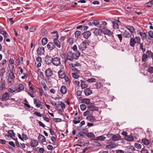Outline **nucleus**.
Returning a JSON list of instances; mask_svg holds the SVG:
<instances>
[{
	"mask_svg": "<svg viewBox=\"0 0 153 153\" xmlns=\"http://www.w3.org/2000/svg\"><path fill=\"white\" fill-rule=\"evenodd\" d=\"M121 138V136L119 134H114L111 137L112 140L116 141L119 140Z\"/></svg>",
	"mask_w": 153,
	"mask_h": 153,
	"instance_id": "nucleus-16",
	"label": "nucleus"
},
{
	"mask_svg": "<svg viewBox=\"0 0 153 153\" xmlns=\"http://www.w3.org/2000/svg\"><path fill=\"white\" fill-rule=\"evenodd\" d=\"M95 79L93 78H92L91 79H88L87 80V82H94L95 81Z\"/></svg>",
	"mask_w": 153,
	"mask_h": 153,
	"instance_id": "nucleus-58",
	"label": "nucleus"
},
{
	"mask_svg": "<svg viewBox=\"0 0 153 153\" xmlns=\"http://www.w3.org/2000/svg\"><path fill=\"white\" fill-rule=\"evenodd\" d=\"M148 57V56L147 55L144 53L142 57V60L143 61L145 62L148 59L147 58Z\"/></svg>",
	"mask_w": 153,
	"mask_h": 153,
	"instance_id": "nucleus-37",
	"label": "nucleus"
},
{
	"mask_svg": "<svg viewBox=\"0 0 153 153\" xmlns=\"http://www.w3.org/2000/svg\"><path fill=\"white\" fill-rule=\"evenodd\" d=\"M105 135H103L97 137L96 138L94 139V140L103 141L106 138L105 136Z\"/></svg>",
	"mask_w": 153,
	"mask_h": 153,
	"instance_id": "nucleus-24",
	"label": "nucleus"
},
{
	"mask_svg": "<svg viewBox=\"0 0 153 153\" xmlns=\"http://www.w3.org/2000/svg\"><path fill=\"white\" fill-rule=\"evenodd\" d=\"M125 139L127 141L131 142L134 140V137L132 136L131 135H128L126 137Z\"/></svg>",
	"mask_w": 153,
	"mask_h": 153,
	"instance_id": "nucleus-33",
	"label": "nucleus"
},
{
	"mask_svg": "<svg viewBox=\"0 0 153 153\" xmlns=\"http://www.w3.org/2000/svg\"><path fill=\"white\" fill-rule=\"evenodd\" d=\"M9 135L10 136V137L13 139L14 140H17V138L15 137V134L13 132V130H9L8 132Z\"/></svg>",
	"mask_w": 153,
	"mask_h": 153,
	"instance_id": "nucleus-13",
	"label": "nucleus"
},
{
	"mask_svg": "<svg viewBox=\"0 0 153 153\" xmlns=\"http://www.w3.org/2000/svg\"><path fill=\"white\" fill-rule=\"evenodd\" d=\"M53 59L51 56L47 55L45 57V61L46 64H50L52 63Z\"/></svg>",
	"mask_w": 153,
	"mask_h": 153,
	"instance_id": "nucleus-6",
	"label": "nucleus"
},
{
	"mask_svg": "<svg viewBox=\"0 0 153 153\" xmlns=\"http://www.w3.org/2000/svg\"><path fill=\"white\" fill-rule=\"evenodd\" d=\"M91 33L89 31H85L82 33V35L83 37L86 39L88 38L91 36Z\"/></svg>",
	"mask_w": 153,
	"mask_h": 153,
	"instance_id": "nucleus-15",
	"label": "nucleus"
},
{
	"mask_svg": "<svg viewBox=\"0 0 153 153\" xmlns=\"http://www.w3.org/2000/svg\"><path fill=\"white\" fill-rule=\"evenodd\" d=\"M94 33L96 36H99L98 37V38L100 37H102V31L100 29L98 28H95Z\"/></svg>",
	"mask_w": 153,
	"mask_h": 153,
	"instance_id": "nucleus-7",
	"label": "nucleus"
},
{
	"mask_svg": "<svg viewBox=\"0 0 153 153\" xmlns=\"http://www.w3.org/2000/svg\"><path fill=\"white\" fill-rule=\"evenodd\" d=\"M69 66L72 68V69L74 71H77V70L76 69L75 67V65L74 64H69Z\"/></svg>",
	"mask_w": 153,
	"mask_h": 153,
	"instance_id": "nucleus-51",
	"label": "nucleus"
},
{
	"mask_svg": "<svg viewBox=\"0 0 153 153\" xmlns=\"http://www.w3.org/2000/svg\"><path fill=\"white\" fill-rule=\"evenodd\" d=\"M145 6L147 7H149L151 6L152 5H153V0H152L150 1L147 3L145 4Z\"/></svg>",
	"mask_w": 153,
	"mask_h": 153,
	"instance_id": "nucleus-43",
	"label": "nucleus"
},
{
	"mask_svg": "<svg viewBox=\"0 0 153 153\" xmlns=\"http://www.w3.org/2000/svg\"><path fill=\"white\" fill-rule=\"evenodd\" d=\"M40 78L43 80H44L45 79V76L44 75L43 73L41 71L40 72Z\"/></svg>",
	"mask_w": 153,
	"mask_h": 153,
	"instance_id": "nucleus-56",
	"label": "nucleus"
},
{
	"mask_svg": "<svg viewBox=\"0 0 153 153\" xmlns=\"http://www.w3.org/2000/svg\"><path fill=\"white\" fill-rule=\"evenodd\" d=\"M48 42V39L47 38H43L42 40V45H45Z\"/></svg>",
	"mask_w": 153,
	"mask_h": 153,
	"instance_id": "nucleus-41",
	"label": "nucleus"
},
{
	"mask_svg": "<svg viewBox=\"0 0 153 153\" xmlns=\"http://www.w3.org/2000/svg\"><path fill=\"white\" fill-rule=\"evenodd\" d=\"M65 81L66 83L67 84H69L70 82V80L68 76H65L64 78Z\"/></svg>",
	"mask_w": 153,
	"mask_h": 153,
	"instance_id": "nucleus-49",
	"label": "nucleus"
},
{
	"mask_svg": "<svg viewBox=\"0 0 153 153\" xmlns=\"http://www.w3.org/2000/svg\"><path fill=\"white\" fill-rule=\"evenodd\" d=\"M105 34L110 36L112 34V33L108 29H106L103 31Z\"/></svg>",
	"mask_w": 153,
	"mask_h": 153,
	"instance_id": "nucleus-36",
	"label": "nucleus"
},
{
	"mask_svg": "<svg viewBox=\"0 0 153 153\" xmlns=\"http://www.w3.org/2000/svg\"><path fill=\"white\" fill-rule=\"evenodd\" d=\"M47 46L48 50L50 51H52L56 48L55 45L52 42H49Z\"/></svg>",
	"mask_w": 153,
	"mask_h": 153,
	"instance_id": "nucleus-11",
	"label": "nucleus"
},
{
	"mask_svg": "<svg viewBox=\"0 0 153 153\" xmlns=\"http://www.w3.org/2000/svg\"><path fill=\"white\" fill-rule=\"evenodd\" d=\"M9 95L8 93H4L2 97V101H6L9 99Z\"/></svg>",
	"mask_w": 153,
	"mask_h": 153,
	"instance_id": "nucleus-22",
	"label": "nucleus"
},
{
	"mask_svg": "<svg viewBox=\"0 0 153 153\" xmlns=\"http://www.w3.org/2000/svg\"><path fill=\"white\" fill-rule=\"evenodd\" d=\"M123 36L126 38H129L131 36L129 32L126 30H125L123 32Z\"/></svg>",
	"mask_w": 153,
	"mask_h": 153,
	"instance_id": "nucleus-32",
	"label": "nucleus"
},
{
	"mask_svg": "<svg viewBox=\"0 0 153 153\" xmlns=\"http://www.w3.org/2000/svg\"><path fill=\"white\" fill-rule=\"evenodd\" d=\"M25 88L24 85L22 84H20L18 86V88L16 89L17 92H19L23 91L24 90Z\"/></svg>",
	"mask_w": 153,
	"mask_h": 153,
	"instance_id": "nucleus-18",
	"label": "nucleus"
},
{
	"mask_svg": "<svg viewBox=\"0 0 153 153\" xmlns=\"http://www.w3.org/2000/svg\"><path fill=\"white\" fill-rule=\"evenodd\" d=\"M149 148L147 147H144L141 150L142 153H149Z\"/></svg>",
	"mask_w": 153,
	"mask_h": 153,
	"instance_id": "nucleus-34",
	"label": "nucleus"
},
{
	"mask_svg": "<svg viewBox=\"0 0 153 153\" xmlns=\"http://www.w3.org/2000/svg\"><path fill=\"white\" fill-rule=\"evenodd\" d=\"M7 76L8 77V80L10 83H11L14 82V80L15 78V76L13 71H11L9 73Z\"/></svg>",
	"mask_w": 153,
	"mask_h": 153,
	"instance_id": "nucleus-5",
	"label": "nucleus"
},
{
	"mask_svg": "<svg viewBox=\"0 0 153 153\" xmlns=\"http://www.w3.org/2000/svg\"><path fill=\"white\" fill-rule=\"evenodd\" d=\"M126 150L127 152L131 153L134 150V148L131 146H127L126 148Z\"/></svg>",
	"mask_w": 153,
	"mask_h": 153,
	"instance_id": "nucleus-17",
	"label": "nucleus"
},
{
	"mask_svg": "<svg viewBox=\"0 0 153 153\" xmlns=\"http://www.w3.org/2000/svg\"><path fill=\"white\" fill-rule=\"evenodd\" d=\"M61 105V108L63 110H64L65 108V105L64 103L62 101H59L58 103V104L57 105Z\"/></svg>",
	"mask_w": 153,
	"mask_h": 153,
	"instance_id": "nucleus-40",
	"label": "nucleus"
},
{
	"mask_svg": "<svg viewBox=\"0 0 153 153\" xmlns=\"http://www.w3.org/2000/svg\"><path fill=\"white\" fill-rule=\"evenodd\" d=\"M36 61L38 63H41L42 62V58L39 56H38L36 58Z\"/></svg>",
	"mask_w": 153,
	"mask_h": 153,
	"instance_id": "nucleus-61",
	"label": "nucleus"
},
{
	"mask_svg": "<svg viewBox=\"0 0 153 153\" xmlns=\"http://www.w3.org/2000/svg\"><path fill=\"white\" fill-rule=\"evenodd\" d=\"M89 110L91 111H98V107L92 105H90L89 107Z\"/></svg>",
	"mask_w": 153,
	"mask_h": 153,
	"instance_id": "nucleus-30",
	"label": "nucleus"
},
{
	"mask_svg": "<svg viewBox=\"0 0 153 153\" xmlns=\"http://www.w3.org/2000/svg\"><path fill=\"white\" fill-rule=\"evenodd\" d=\"M16 91V89L15 87L11 88L8 89V91L11 93H13Z\"/></svg>",
	"mask_w": 153,
	"mask_h": 153,
	"instance_id": "nucleus-42",
	"label": "nucleus"
},
{
	"mask_svg": "<svg viewBox=\"0 0 153 153\" xmlns=\"http://www.w3.org/2000/svg\"><path fill=\"white\" fill-rule=\"evenodd\" d=\"M72 76L74 78L77 79L79 76V75L76 72L72 73Z\"/></svg>",
	"mask_w": 153,
	"mask_h": 153,
	"instance_id": "nucleus-48",
	"label": "nucleus"
},
{
	"mask_svg": "<svg viewBox=\"0 0 153 153\" xmlns=\"http://www.w3.org/2000/svg\"><path fill=\"white\" fill-rule=\"evenodd\" d=\"M140 37L136 36L135 38L131 37L130 40V45L134 47L136 44L140 43Z\"/></svg>",
	"mask_w": 153,
	"mask_h": 153,
	"instance_id": "nucleus-2",
	"label": "nucleus"
},
{
	"mask_svg": "<svg viewBox=\"0 0 153 153\" xmlns=\"http://www.w3.org/2000/svg\"><path fill=\"white\" fill-rule=\"evenodd\" d=\"M139 34L142 40H144L146 39L147 36L146 33L140 32Z\"/></svg>",
	"mask_w": 153,
	"mask_h": 153,
	"instance_id": "nucleus-26",
	"label": "nucleus"
},
{
	"mask_svg": "<svg viewBox=\"0 0 153 153\" xmlns=\"http://www.w3.org/2000/svg\"><path fill=\"white\" fill-rule=\"evenodd\" d=\"M24 101L25 102L24 103V105H25L26 107L29 108H30V106L29 105L27 104L28 102L27 100L26 99H25L24 100Z\"/></svg>",
	"mask_w": 153,
	"mask_h": 153,
	"instance_id": "nucleus-60",
	"label": "nucleus"
},
{
	"mask_svg": "<svg viewBox=\"0 0 153 153\" xmlns=\"http://www.w3.org/2000/svg\"><path fill=\"white\" fill-rule=\"evenodd\" d=\"M125 27L129 30L131 33H133L135 31V29L132 26L126 25L125 26Z\"/></svg>",
	"mask_w": 153,
	"mask_h": 153,
	"instance_id": "nucleus-19",
	"label": "nucleus"
},
{
	"mask_svg": "<svg viewBox=\"0 0 153 153\" xmlns=\"http://www.w3.org/2000/svg\"><path fill=\"white\" fill-rule=\"evenodd\" d=\"M149 36L152 38H153V32L151 30L149 31Z\"/></svg>",
	"mask_w": 153,
	"mask_h": 153,
	"instance_id": "nucleus-63",
	"label": "nucleus"
},
{
	"mask_svg": "<svg viewBox=\"0 0 153 153\" xmlns=\"http://www.w3.org/2000/svg\"><path fill=\"white\" fill-rule=\"evenodd\" d=\"M58 38L56 37V38H55L53 39V44L58 48H60L61 47V43L58 40Z\"/></svg>",
	"mask_w": 153,
	"mask_h": 153,
	"instance_id": "nucleus-12",
	"label": "nucleus"
},
{
	"mask_svg": "<svg viewBox=\"0 0 153 153\" xmlns=\"http://www.w3.org/2000/svg\"><path fill=\"white\" fill-rule=\"evenodd\" d=\"M85 133L83 132H80L78 133V136H79L81 137H84V134H85Z\"/></svg>",
	"mask_w": 153,
	"mask_h": 153,
	"instance_id": "nucleus-55",
	"label": "nucleus"
},
{
	"mask_svg": "<svg viewBox=\"0 0 153 153\" xmlns=\"http://www.w3.org/2000/svg\"><path fill=\"white\" fill-rule=\"evenodd\" d=\"M82 102L86 104H88L90 102V100L89 99H84L82 100Z\"/></svg>",
	"mask_w": 153,
	"mask_h": 153,
	"instance_id": "nucleus-46",
	"label": "nucleus"
},
{
	"mask_svg": "<svg viewBox=\"0 0 153 153\" xmlns=\"http://www.w3.org/2000/svg\"><path fill=\"white\" fill-rule=\"evenodd\" d=\"M112 23L113 28L114 29H117L119 28V25L118 23L115 21L112 22Z\"/></svg>",
	"mask_w": 153,
	"mask_h": 153,
	"instance_id": "nucleus-35",
	"label": "nucleus"
},
{
	"mask_svg": "<svg viewBox=\"0 0 153 153\" xmlns=\"http://www.w3.org/2000/svg\"><path fill=\"white\" fill-rule=\"evenodd\" d=\"M80 55V53L78 51L72 53L71 51H68L67 52L66 57L65 60V62H66L68 60L72 61L74 59H77Z\"/></svg>",
	"mask_w": 153,
	"mask_h": 153,
	"instance_id": "nucleus-1",
	"label": "nucleus"
},
{
	"mask_svg": "<svg viewBox=\"0 0 153 153\" xmlns=\"http://www.w3.org/2000/svg\"><path fill=\"white\" fill-rule=\"evenodd\" d=\"M134 146L136 148L138 149H140L141 148V144L138 143H135L134 144Z\"/></svg>",
	"mask_w": 153,
	"mask_h": 153,
	"instance_id": "nucleus-52",
	"label": "nucleus"
},
{
	"mask_svg": "<svg viewBox=\"0 0 153 153\" xmlns=\"http://www.w3.org/2000/svg\"><path fill=\"white\" fill-rule=\"evenodd\" d=\"M5 81L2 79L0 80V91L4 90L6 88Z\"/></svg>",
	"mask_w": 153,
	"mask_h": 153,
	"instance_id": "nucleus-9",
	"label": "nucleus"
},
{
	"mask_svg": "<svg viewBox=\"0 0 153 153\" xmlns=\"http://www.w3.org/2000/svg\"><path fill=\"white\" fill-rule=\"evenodd\" d=\"M68 42L70 45H72L73 43V39L72 38H69L68 40Z\"/></svg>",
	"mask_w": 153,
	"mask_h": 153,
	"instance_id": "nucleus-53",
	"label": "nucleus"
},
{
	"mask_svg": "<svg viewBox=\"0 0 153 153\" xmlns=\"http://www.w3.org/2000/svg\"><path fill=\"white\" fill-rule=\"evenodd\" d=\"M84 93L86 96H89L92 93V91L89 88H87L84 90Z\"/></svg>",
	"mask_w": 153,
	"mask_h": 153,
	"instance_id": "nucleus-23",
	"label": "nucleus"
},
{
	"mask_svg": "<svg viewBox=\"0 0 153 153\" xmlns=\"http://www.w3.org/2000/svg\"><path fill=\"white\" fill-rule=\"evenodd\" d=\"M60 92L63 94H65L67 92V89L65 85H62L61 86L60 89Z\"/></svg>",
	"mask_w": 153,
	"mask_h": 153,
	"instance_id": "nucleus-20",
	"label": "nucleus"
},
{
	"mask_svg": "<svg viewBox=\"0 0 153 153\" xmlns=\"http://www.w3.org/2000/svg\"><path fill=\"white\" fill-rule=\"evenodd\" d=\"M38 139L39 141L43 143L45 142V139L44 136L41 134H40L38 137Z\"/></svg>",
	"mask_w": 153,
	"mask_h": 153,
	"instance_id": "nucleus-25",
	"label": "nucleus"
},
{
	"mask_svg": "<svg viewBox=\"0 0 153 153\" xmlns=\"http://www.w3.org/2000/svg\"><path fill=\"white\" fill-rule=\"evenodd\" d=\"M86 135L88 137L90 138H94L95 137V135L94 133L91 132L88 133L86 134Z\"/></svg>",
	"mask_w": 153,
	"mask_h": 153,
	"instance_id": "nucleus-39",
	"label": "nucleus"
},
{
	"mask_svg": "<svg viewBox=\"0 0 153 153\" xmlns=\"http://www.w3.org/2000/svg\"><path fill=\"white\" fill-rule=\"evenodd\" d=\"M38 142L37 140H32L31 141L30 146L32 147H35L38 145Z\"/></svg>",
	"mask_w": 153,
	"mask_h": 153,
	"instance_id": "nucleus-21",
	"label": "nucleus"
},
{
	"mask_svg": "<svg viewBox=\"0 0 153 153\" xmlns=\"http://www.w3.org/2000/svg\"><path fill=\"white\" fill-rule=\"evenodd\" d=\"M59 76V78L61 79H63L66 76L65 72L62 71L60 70L58 72Z\"/></svg>",
	"mask_w": 153,
	"mask_h": 153,
	"instance_id": "nucleus-14",
	"label": "nucleus"
},
{
	"mask_svg": "<svg viewBox=\"0 0 153 153\" xmlns=\"http://www.w3.org/2000/svg\"><path fill=\"white\" fill-rule=\"evenodd\" d=\"M80 107L82 111L85 110L86 108V105L84 104L81 105H80Z\"/></svg>",
	"mask_w": 153,
	"mask_h": 153,
	"instance_id": "nucleus-54",
	"label": "nucleus"
},
{
	"mask_svg": "<svg viewBox=\"0 0 153 153\" xmlns=\"http://www.w3.org/2000/svg\"><path fill=\"white\" fill-rule=\"evenodd\" d=\"M86 119L91 122H94L96 120L95 118L93 116H90L87 117Z\"/></svg>",
	"mask_w": 153,
	"mask_h": 153,
	"instance_id": "nucleus-28",
	"label": "nucleus"
},
{
	"mask_svg": "<svg viewBox=\"0 0 153 153\" xmlns=\"http://www.w3.org/2000/svg\"><path fill=\"white\" fill-rule=\"evenodd\" d=\"M90 42L87 39L83 41L79 46V49L81 51H84L87 48V46L89 45Z\"/></svg>",
	"mask_w": 153,
	"mask_h": 153,
	"instance_id": "nucleus-3",
	"label": "nucleus"
},
{
	"mask_svg": "<svg viewBox=\"0 0 153 153\" xmlns=\"http://www.w3.org/2000/svg\"><path fill=\"white\" fill-rule=\"evenodd\" d=\"M143 143L145 145H147L149 144V140L145 138L142 139V140Z\"/></svg>",
	"mask_w": 153,
	"mask_h": 153,
	"instance_id": "nucleus-38",
	"label": "nucleus"
},
{
	"mask_svg": "<svg viewBox=\"0 0 153 153\" xmlns=\"http://www.w3.org/2000/svg\"><path fill=\"white\" fill-rule=\"evenodd\" d=\"M42 85L43 86V88L45 91H47L48 90V87L45 82L42 83Z\"/></svg>",
	"mask_w": 153,
	"mask_h": 153,
	"instance_id": "nucleus-50",
	"label": "nucleus"
},
{
	"mask_svg": "<svg viewBox=\"0 0 153 153\" xmlns=\"http://www.w3.org/2000/svg\"><path fill=\"white\" fill-rule=\"evenodd\" d=\"M52 63L54 66H58L61 65V62L60 58L58 57L53 58Z\"/></svg>",
	"mask_w": 153,
	"mask_h": 153,
	"instance_id": "nucleus-4",
	"label": "nucleus"
},
{
	"mask_svg": "<svg viewBox=\"0 0 153 153\" xmlns=\"http://www.w3.org/2000/svg\"><path fill=\"white\" fill-rule=\"evenodd\" d=\"M45 49L43 47L38 48L37 50V52L38 55L41 56L45 53Z\"/></svg>",
	"mask_w": 153,
	"mask_h": 153,
	"instance_id": "nucleus-8",
	"label": "nucleus"
},
{
	"mask_svg": "<svg viewBox=\"0 0 153 153\" xmlns=\"http://www.w3.org/2000/svg\"><path fill=\"white\" fill-rule=\"evenodd\" d=\"M100 22L99 20H94L92 22V24L93 25H98L99 24Z\"/></svg>",
	"mask_w": 153,
	"mask_h": 153,
	"instance_id": "nucleus-59",
	"label": "nucleus"
},
{
	"mask_svg": "<svg viewBox=\"0 0 153 153\" xmlns=\"http://www.w3.org/2000/svg\"><path fill=\"white\" fill-rule=\"evenodd\" d=\"M81 81V86L82 89H84L86 88L88 86L87 82L85 81Z\"/></svg>",
	"mask_w": 153,
	"mask_h": 153,
	"instance_id": "nucleus-31",
	"label": "nucleus"
},
{
	"mask_svg": "<svg viewBox=\"0 0 153 153\" xmlns=\"http://www.w3.org/2000/svg\"><path fill=\"white\" fill-rule=\"evenodd\" d=\"M81 33L80 31L77 30L75 32V36L76 38H78Z\"/></svg>",
	"mask_w": 153,
	"mask_h": 153,
	"instance_id": "nucleus-45",
	"label": "nucleus"
},
{
	"mask_svg": "<svg viewBox=\"0 0 153 153\" xmlns=\"http://www.w3.org/2000/svg\"><path fill=\"white\" fill-rule=\"evenodd\" d=\"M34 103L35 104L36 107L37 108L39 107L41 105V102L38 100H34Z\"/></svg>",
	"mask_w": 153,
	"mask_h": 153,
	"instance_id": "nucleus-29",
	"label": "nucleus"
},
{
	"mask_svg": "<svg viewBox=\"0 0 153 153\" xmlns=\"http://www.w3.org/2000/svg\"><path fill=\"white\" fill-rule=\"evenodd\" d=\"M21 13V14H25L27 13V12L26 10H21L20 11H15L14 13Z\"/></svg>",
	"mask_w": 153,
	"mask_h": 153,
	"instance_id": "nucleus-47",
	"label": "nucleus"
},
{
	"mask_svg": "<svg viewBox=\"0 0 153 153\" xmlns=\"http://www.w3.org/2000/svg\"><path fill=\"white\" fill-rule=\"evenodd\" d=\"M45 73L47 77H50L53 74V71L50 68H49L46 70Z\"/></svg>",
	"mask_w": 153,
	"mask_h": 153,
	"instance_id": "nucleus-10",
	"label": "nucleus"
},
{
	"mask_svg": "<svg viewBox=\"0 0 153 153\" xmlns=\"http://www.w3.org/2000/svg\"><path fill=\"white\" fill-rule=\"evenodd\" d=\"M22 138H23V140H26L28 139V138L27 135L24 133L22 134Z\"/></svg>",
	"mask_w": 153,
	"mask_h": 153,
	"instance_id": "nucleus-57",
	"label": "nucleus"
},
{
	"mask_svg": "<svg viewBox=\"0 0 153 153\" xmlns=\"http://www.w3.org/2000/svg\"><path fill=\"white\" fill-rule=\"evenodd\" d=\"M148 72L152 74L153 73V67H150L148 70Z\"/></svg>",
	"mask_w": 153,
	"mask_h": 153,
	"instance_id": "nucleus-62",
	"label": "nucleus"
},
{
	"mask_svg": "<svg viewBox=\"0 0 153 153\" xmlns=\"http://www.w3.org/2000/svg\"><path fill=\"white\" fill-rule=\"evenodd\" d=\"M107 25V22L105 21H102L101 22L100 24V26L99 27H100L102 28V29H105L106 27V26Z\"/></svg>",
	"mask_w": 153,
	"mask_h": 153,
	"instance_id": "nucleus-27",
	"label": "nucleus"
},
{
	"mask_svg": "<svg viewBox=\"0 0 153 153\" xmlns=\"http://www.w3.org/2000/svg\"><path fill=\"white\" fill-rule=\"evenodd\" d=\"M76 94L78 96H80L82 94V91L80 90H78L76 92Z\"/></svg>",
	"mask_w": 153,
	"mask_h": 153,
	"instance_id": "nucleus-64",
	"label": "nucleus"
},
{
	"mask_svg": "<svg viewBox=\"0 0 153 153\" xmlns=\"http://www.w3.org/2000/svg\"><path fill=\"white\" fill-rule=\"evenodd\" d=\"M100 39L102 40V41L105 42H108V39L106 38L105 36L103 37L102 36V37H100L99 38Z\"/></svg>",
	"mask_w": 153,
	"mask_h": 153,
	"instance_id": "nucleus-44",
	"label": "nucleus"
}]
</instances>
